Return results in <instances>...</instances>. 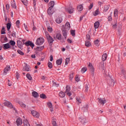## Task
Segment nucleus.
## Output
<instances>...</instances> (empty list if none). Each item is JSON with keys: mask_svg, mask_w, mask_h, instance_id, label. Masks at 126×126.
<instances>
[{"mask_svg": "<svg viewBox=\"0 0 126 126\" xmlns=\"http://www.w3.org/2000/svg\"><path fill=\"white\" fill-rule=\"evenodd\" d=\"M45 36L47 39V41L48 43L49 44V46H52L53 42H54V39L50 34L48 32H45Z\"/></svg>", "mask_w": 126, "mask_h": 126, "instance_id": "f257e3e1", "label": "nucleus"}, {"mask_svg": "<svg viewBox=\"0 0 126 126\" xmlns=\"http://www.w3.org/2000/svg\"><path fill=\"white\" fill-rule=\"evenodd\" d=\"M44 39L43 37H39L37 39L36 45L37 46H41L44 43Z\"/></svg>", "mask_w": 126, "mask_h": 126, "instance_id": "f03ea898", "label": "nucleus"}, {"mask_svg": "<svg viewBox=\"0 0 126 126\" xmlns=\"http://www.w3.org/2000/svg\"><path fill=\"white\" fill-rule=\"evenodd\" d=\"M31 113L33 117L34 118H36V119H39L40 118V113L38 112L35 110H32V111Z\"/></svg>", "mask_w": 126, "mask_h": 126, "instance_id": "7ed1b4c3", "label": "nucleus"}, {"mask_svg": "<svg viewBox=\"0 0 126 126\" xmlns=\"http://www.w3.org/2000/svg\"><path fill=\"white\" fill-rule=\"evenodd\" d=\"M65 10L66 12L69 14H72V13H73V11H74V8L72 7V6H70L68 8H66Z\"/></svg>", "mask_w": 126, "mask_h": 126, "instance_id": "20e7f679", "label": "nucleus"}, {"mask_svg": "<svg viewBox=\"0 0 126 126\" xmlns=\"http://www.w3.org/2000/svg\"><path fill=\"white\" fill-rule=\"evenodd\" d=\"M25 45L26 46H27V47L31 46L32 49H33V48H34V47L35 46V45H34V43H33V42H32L31 41H29V40L26 42Z\"/></svg>", "mask_w": 126, "mask_h": 126, "instance_id": "39448f33", "label": "nucleus"}, {"mask_svg": "<svg viewBox=\"0 0 126 126\" xmlns=\"http://www.w3.org/2000/svg\"><path fill=\"white\" fill-rule=\"evenodd\" d=\"M4 106H6V107L10 108V109H12V108H13L12 104H11V103L9 101H6L4 103Z\"/></svg>", "mask_w": 126, "mask_h": 126, "instance_id": "423d86ee", "label": "nucleus"}, {"mask_svg": "<svg viewBox=\"0 0 126 126\" xmlns=\"http://www.w3.org/2000/svg\"><path fill=\"white\" fill-rule=\"evenodd\" d=\"M0 41L2 43H5L7 41V37L5 35H1Z\"/></svg>", "mask_w": 126, "mask_h": 126, "instance_id": "0eeeda50", "label": "nucleus"}, {"mask_svg": "<svg viewBox=\"0 0 126 126\" xmlns=\"http://www.w3.org/2000/svg\"><path fill=\"white\" fill-rule=\"evenodd\" d=\"M97 99L98 100V102L99 104H101V105H104V104H106V99L101 98H98Z\"/></svg>", "mask_w": 126, "mask_h": 126, "instance_id": "6e6552de", "label": "nucleus"}, {"mask_svg": "<svg viewBox=\"0 0 126 126\" xmlns=\"http://www.w3.org/2000/svg\"><path fill=\"white\" fill-rule=\"evenodd\" d=\"M63 29H64V30H66V31H68V30L70 29V24H69V23L68 22L66 23Z\"/></svg>", "mask_w": 126, "mask_h": 126, "instance_id": "1a4fd4ad", "label": "nucleus"}, {"mask_svg": "<svg viewBox=\"0 0 126 126\" xmlns=\"http://www.w3.org/2000/svg\"><path fill=\"white\" fill-rule=\"evenodd\" d=\"M47 105L51 112H54V108L53 107V104H52V102H48Z\"/></svg>", "mask_w": 126, "mask_h": 126, "instance_id": "9d476101", "label": "nucleus"}, {"mask_svg": "<svg viewBox=\"0 0 126 126\" xmlns=\"http://www.w3.org/2000/svg\"><path fill=\"white\" fill-rule=\"evenodd\" d=\"M108 84L109 86H114L115 85V81L113 79L110 78L108 81Z\"/></svg>", "mask_w": 126, "mask_h": 126, "instance_id": "9b49d317", "label": "nucleus"}, {"mask_svg": "<svg viewBox=\"0 0 126 126\" xmlns=\"http://www.w3.org/2000/svg\"><path fill=\"white\" fill-rule=\"evenodd\" d=\"M10 70V66L9 65H8L6 66V67L4 68L3 72L4 73H7L8 71Z\"/></svg>", "mask_w": 126, "mask_h": 126, "instance_id": "f8f14e48", "label": "nucleus"}, {"mask_svg": "<svg viewBox=\"0 0 126 126\" xmlns=\"http://www.w3.org/2000/svg\"><path fill=\"white\" fill-rule=\"evenodd\" d=\"M67 31H66V30L63 29V34L65 40H66V37H67Z\"/></svg>", "mask_w": 126, "mask_h": 126, "instance_id": "ddd939ff", "label": "nucleus"}, {"mask_svg": "<svg viewBox=\"0 0 126 126\" xmlns=\"http://www.w3.org/2000/svg\"><path fill=\"white\" fill-rule=\"evenodd\" d=\"M17 126H21L22 125V119L21 118H19L16 121Z\"/></svg>", "mask_w": 126, "mask_h": 126, "instance_id": "4468645a", "label": "nucleus"}, {"mask_svg": "<svg viewBox=\"0 0 126 126\" xmlns=\"http://www.w3.org/2000/svg\"><path fill=\"white\" fill-rule=\"evenodd\" d=\"M57 38L58 40H61L62 39V34L60 33H58L56 34V36H54V38L56 39Z\"/></svg>", "mask_w": 126, "mask_h": 126, "instance_id": "2eb2a0df", "label": "nucleus"}, {"mask_svg": "<svg viewBox=\"0 0 126 126\" xmlns=\"http://www.w3.org/2000/svg\"><path fill=\"white\" fill-rule=\"evenodd\" d=\"M17 45L20 49H21L23 46V43H22V42L20 40H18L17 41Z\"/></svg>", "mask_w": 126, "mask_h": 126, "instance_id": "dca6fc26", "label": "nucleus"}, {"mask_svg": "<svg viewBox=\"0 0 126 126\" xmlns=\"http://www.w3.org/2000/svg\"><path fill=\"white\" fill-rule=\"evenodd\" d=\"M53 8L49 7L47 10V13L49 15H52L53 13H54V11H53Z\"/></svg>", "mask_w": 126, "mask_h": 126, "instance_id": "f3484780", "label": "nucleus"}, {"mask_svg": "<svg viewBox=\"0 0 126 126\" xmlns=\"http://www.w3.org/2000/svg\"><path fill=\"white\" fill-rule=\"evenodd\" d=\"M89 68L91 71H92V72H94V67H93V65L91 63H89V64L88 65Z\"/></svg>", "mask_w": 126, "mask_h": 126, "instance_id": "a211bd4d", "label": "nucleus"}, {"mask_svg": "<svg viewBox=\"0 0 126 126\" xmlns=\"http://www.w3.org/2000/svg\"><path fill=\"white\" fill-rule=\"evenodd\" d=\"M99 26H100V22H99V21L95 22L94 23V27L95 29H98V28H99Z\"/></svg>", "mask_w": 126, "mask_h": 126, "instance_id": "6ab92c4d", "label": "nucleus"}, {"mask_svg": "<svg viewBox=\"0 0 126 126\" xmlns=\"http://www.w3.org/2000/svg\"><path fill=\"white\" fill-rule=\"evenodd\" d=\"M77 9L78 11H82V10H83V4L78 5L77 6Z\"/></svg>", "mask_w": 126, "mask_h": 126, "instance_id": "aec40b11", "label": "nucleus"}, {"mask_svg": "<svg viewBox=\"0 0 126 126\" xmlns=\"http://www.w3.org/2000/svg\"><path fill=\"white\" fill-rule=\"evenodd\" d=\"M32 94L33 97H34V98H38V97H39V94H38V93L36 92L35 91L32 92Z\"/></svg>", "mask_w": 126, "mask_h": 126, "instance_id": "412c9836", "label": "nucleus"}, {"mask_svg": "<svg viewBox=\"0 0 126 126\" xmlns=\"http://www.w3.org/2000/svg\"><path fill=\"white\" fill-rule=\"evenodd\" d=\"M23 70L24 71H30V68L27 66V64H26L25 66L23 67Z\"/></svg>", "mask_w": 126, "mask_h": 126, "instance_id": "4be33fe9", "label": "nucleus"}, {"mask_svg": "<svg viewBox=\"0 0 126 126\" xmlns=\"http://www.w3.org/2000/svg\"><path fill=\"white\" fill-rule=\"evenodd\" d=\"M56 22L60 24V23H62V22L63 21V18L61 17L57 18L56 20Z\"/></svg>", "mask_w": 126, "mask_h": 126, "instance_id": "5701e85b", "label": "nucleus"}, {"mask_svg": "<svg viewBox=\"0 0 126 126\" xmlns=\"http://www.w3.org/2000/svg\"><path fill=\"white\" fill-rule=\"evenodd\" d=\"M49 7H51V8H53L54 5H55V1H51L49 3Z\"/></svg>", "mask_w": 126, "mask_h": 126, "instance_id": "b1692460", "label": "nucleus"}, {"mask_svg": "<svg viewBox=\"0 0 126 126\" xmlns=\"http://www.w3.org/2000/svg\"><path fill=\"white\" fill-rule=\"evenodd\" d=\"M62 63H63V59H58L56 61V63L58 65H61L62 64Z\"/></svg>", "mask_w": 126, "mask_h": 126, "instance_id": "393cba45", "label": "nucleus"}, {"mask_svg": "<svg viewBox=\"0 0 126 126\" xmlns=\"http://www.w3.org/2000/svg\"><path fill=\"white\" fill-rule=\"evenodd\" d=\"M107 60V53H104L102 56V61L103 62H105Z\"/></svg>", "mask_w": 126, "mask_h": 126, "instance_id": "a878e982", "label": "nucleus"}, {"mask_svg": "<svg viewBox=\"0 0 126 126\" xmlns=\"http://www.w3.org/2000/svg\"><path fill=\"white\" fill-rule=\"evenodd\" d=\"M88 109V104H87L86 105H85V106H83L82 108V110L83 111V112H86L87 111Z\"/></svg>", "mask_w": 126, "mask_h": 126, "instance_id": "bb28decb", "label": "nucleus"}, {"mask_svg": "<svg viewBox=\"0 0 126 126\" xmlns=\"http://www.w3.org/2000/svg\"><path fill=\"white\" fill-rule=\"evenodd\" d=\"M10 48V45L9 43H6L4 44V50H6L7 49H9Z\"/></svg>", "mask_w": 126, "mask_h": 126, "instance_id": "cd10ccee", "label": "nucleus"}, {"mask_svg": "<svg viewBox=\"0 0 126 126\" xmlns=\"http://www.w3.org/2000/svg\"><path fill=\"white\" fill-rule=\"evenodd\" d=\"M59 96L61 98H63V97H64V96H65V94H64V93H63V92L61 91L59 93Z\"/></svg>", "mask_w": 126, "mask_h": 126, "instance_id": "c85d7f7f", "label": "nucleus"}, {"mask_svg": "<svg viewBox=\"0 0 126 126\" xmlns=\"http://www.w3.org/2000/svg\"><path fill=\"white\" fill-rule=\"evenodd\" d=\"M114 14L115 17H118V15L119 14V11L117 10V9H115L114 10Z\"/></svg>", "mask_w": 126, "mask_h": 126, "instance_id": "c756f323", "label": "nucleus"}, {"mask_svg": "<svg viewBox=\"0 0 126 126\" xmlns=\"http://www.w3.org/2000/svg\"><path fill=\"white\" fill-rule=\"evenodd\" d=\"M6 28L8 31H9L10 28H11V24L10 23H8L6 25Z\"/></svg>", "mask_w": 126, "mask_h": 126, "instance_id": "7c9ffc66", "label": "nucleus"}, {"mask_svg": "<svg viewBox=\"0 0 126 126\" xmlns=\"http://www.w3.org/2000/svg\"><path fill=\"white\" fill-rule=\"evenodd\" d=\"M44 46H40V47H36V50L38 51L39 52H40V51H42V50H44Z\"/></svg>", "mask_w": 126, "mask_h": 126, "instance_id": "2f4dec72", "label": "nucleus"}, {"mask_svg": "<svg viewBox=\"0 0 126 126\" xmlns=\"http://www.w3.org/2000/svg\"><path fill=\"white\" fill-rule=\"evenodd\" d=\"M104 64H105V63H104V62H102L100 63V65H99V67H100V68H102V69H104L105 68L104 67Z\"/></svg>", "mask_w": 126, "mask_h": 126, "instance_id": "473e14b6", "label": "nucleus"}, {"mask_svg": "<svg viewBox=\"0 0 126 126\" xmlns=\"http://www.w3.org/2000/svg\"><path fill=\"white\" fill-rule=\"evenodd\" d=\"M85 46L86 47H90V46H91V42H90V41H86Z\"/></svg>", "mask_w": 126, "mask_h": 126, "instance_id": "72a5a7b5", "label": "nucleus"}, {"mask_svg": "<svg viewBox=\"0 0 126 126\" xmlns=\"http://www.w3.org/2000/svg\"><path fill=\"white\" fill-rule=\"evenodd\" d=\"M11 6L13 8H16V4H15V1H14V0L11 2Z\"/></svg>", "mask_w": 126, "mask_h": 126, "instance_id": "f704fd0d", "label": "nucleus"}, {"mask_svg": "<svg viewBox=\"0 0 126 126\" xmlns=\"http://www.w3.org/2000/svg\"><path fill=\"white\" fill-rule=\"evenodd\" d=\"M70 91V87L68 86V85H67L66 86V90L65 91V93H67Z\"/></svg>", "mask_w": 126, "mask_h": 126, "instance_id": "c9c22d12", "label": "nucleus"}, {"mask_svg": "<svg viewBox=\"0 0 126 126\" xmlns=\"http://www.w3.org/2000/svg\"><path fill=\"white\" fill-rule=\"evenodd\" d=\"M48 64V66L49 67V68H50V69H51V68H53V63H52L49 62L47 63Z\"/></svg>", "mask_w": 126, "mask_h": 126, "instance_id": "e433bc0d", "label": "nucleus"}, {"mask_svg": "<svg viewBox=\"0 0 126 126\" xmlns=\"http://www.w3.org/2000/svg\"><path fill=\"white\" fill-rule=\"evenodd\" d=\"M40 98H41V99H46L47 98V96H46V94H42L40 95Z\"/></svg>", "mask_w": 126, "mask_h": 126, "instance_id": "4c0bfd02", "label": "nucleus"}, {"mask_svg": "<svg viewBox=\"0 0 126 126\" xmlns=\"http://www.w3.org/2000/svg\"><path fill=\"white\" fill-rule=\"evenodd\" d=\"M27 78H28V79H29V80H32V77L31 76V75L29 73H28L26 75Z\"/></svg>", "mask_w": 126, "mask_h": 126, "instance_id": "58836bf2", "label": "nucleus"}, {"mask_svg": "<svg viewBox=\"0 0 126 126\" xmlns=\"http://www.w3.org/2000/svg\"><path fill=\"white\" fill-rule=\"evenodd\" d=\"M22 2L24 4V5H27L28 4V1L27 0H21Z\"/></svg>", "mask_w": 126, "mask_h": 126, "instance_id": "ea45409f", "label": "nucleus"}, {"mask_svg": "<svg viewBox=\"0 0 126 126\" xmlns=\"http://www.w3.org/2000/svg\"><path fill=\"white\" fill-rule=\"evenodd\" d=\"M86 71H87V67H84L81 69V72L84 73Z\"/></svg>", "mask_w": 126, "mask_h": 126, "instance_id": "a19ab883", "label": "nucleus"}, {"mask_svg": "<svg viewBox=\"0 0 126 126\" xmlns=\"http://www.w3.org/2000/svg\"><path fill=\"white\" fill-rule=\"evenodd\" d=\"M1 34H5V28L4 27H3L2 28V29L1 30Z\"/></svg>", "mask_w": 126, "mask_h": 126, "instance_id": "79ce46f5", "label": "nucleus"}, {"mask_svg": "<svg viewBox=\"0 0 126 126\" xmlns=\"http://www.w3.org/2000/svg\"><path fill=\"white\" fill-rule=\"evenodd\" d=\"M99 9H97L95 11L94 15V16H96V15H98V14H99Z\"/></svg>", "mask_w": 126, "mask_h": 126, "instance_id": "37998d69", "label": "nucleus"}, {"mask_svg": "<svg viewBox=\"0 0 126 126\" xmlns=\"http://www.w3.org/2000/svg\"><path fill=\"white\" fill-rule=\"evenodd\" d=\"M48 32H50V33H52L53 32V28L51 27H48L47 28Z\"/></svg>", "mask_w": 126, "mask_h": 126, "instance_id": "c03bdc74", "label": "nucleus"}, {"mask_svg": "<svg viewBox=\"0 0 126 126\" xmlns=\"http://www.w3.org/2000/svg\"><path fill=\"white\" fill-rule=\"evenodd\" d=\"M81 122L82 124H86V123L87 122V120H86V119L85 118H83L81 120Z\"/></svg>", "mask_w": 126, "mask_h": 126, "instance_id": "a18cd8bd", "label": "nucleus"}, {"mask_svg": "<svg viewBox=\"0 0 126 126\" xmlns=\"http://www.w3.org/2000/svg\"><path fill=\"white\" fill-rule=\"evenodd\" d=\"M23 123H24V126H26V125H29V122H28V120H27V119L24 120L23 121Z\"/></svg>", "mask_w": 126, "mask_h": 126, "instance_id": "49530a36", "label": "nucleus"}, {"mask_svg": "<svg viewBox=\"0 0 126 126\" xmlns=\"http://www.w3.org/2000/svg\"><path fill=\"white\" fill-rule=\"evenodd\" d=\"M17 52L19 55H21V56H23L24 55V53H23V52L20 50H18Z\"/></svg>", "mask_w": 126, "mask_h": 126, "instance_id": "de8ad7c7", "label": "nucleus"}, {"mask_svg": "<svg viewBox=\"0 0 126 126\" xmlns=\"http://www.w3.org/2000/svg\"><path fill=\"white\" fill-rule=\"evenodd\" d=\"M69 78L70 80H71L72 79H73V73H72L69 74Z\"/></svg>", "mask_w": 126, "mask_h": 126, "instance_id": "09e8293b", "label": "nucleus"}, {"mask_svg": "<svg viewBox=\"0 0 126 126\" xmlns=\"http://www.w3.org/2000/svg\"><path fill=\"white\" fill-rule=\"evenodd\" d=\"M109 9V6L108 5H106L104 6V9L103 10L104 12H106V11Z\"/></svg>", "mask_w": 126, "mask_h": 126, "instance_id": "8fccbe9b", "label": "nucleus"}, {"mask_svg": "<svg viewBox=\"0 0 126 126\" xmlns=\"http://www.w3.org/2000/svg\"><path fill=\"white\" fill-rule=\"evenodd\" d=\"M69 61H70V59L69 58H67L66 59H65V64L66 65H67V63H69Z\"/></svg>", "mask_w": 126, "mask_h": 126, "instance_id": "3c124183", "label": "nucleus"}, {"mask_svg": "<svg viewBox=\"0 0 126 126\" xmlns=\"http://www.w3.org/2000/svg\"><path fill=\"white\" fill-rule=\"evenodd\" d=\"M20 106L23 108H25L26 107V105H25V104H24L23 102H20Z\"/></svg>", "mask_w": 126, "mask_h": 126, "instance_id": "603ef678", "label": "nucleus"}, {"mask_svg": "<svg viewBox=\"0 0 126 126\" xmlns=\"http://www.w3.org/2000/svg\"><path fill=\"white\" fill-rule=\"evenodd\" d=\"M10 44L11 46H14L15 45V42L13 40H10Z\"/></svg>", "mask_w": 126, "mask_h": 126, "instance_id": "864d4df0", "label": "nucleus"}, {"mask_svg": "<svg viewBox=\"0 0 126 126\" xmlns=\"http://www.w3.org/2000/svg\"><path fill=\"white\" fill-rule=\"evenodd\" d=\"M99 43H100V41H99L98 39H96L94 41V45H96V46L99 44Z\"/></svg>", "mask_w": 126, "mask_h": 126, "instance_id": "5fc2aeb1", "label": "nucleus"}, {"mask_svg": "<svg viewBox=\"0 0 126 126\" xmlns=\"http://www.w3.org/2000/svg\"><path fill=\"white\" fill-rule=\"evenodd\" d=\"M71 34L72 36H75V30H71Z\"/></svg>", "mask_w": 126, "mask_h": 126, "instance_id": "6e6d98bb", "label": "nucleus"}, {"mask_svg": "<svg viewBox=\"0 0 126 126\" xmlns=\"http://www.w3.org/2000/svg\"><path fill=\"white\" fill-rule=\"evenodd\" d=\"M17 27L18 28H19V24H20V21L19 20H17L16 22Z\"/></svg>", "mask_w": 126, "mask_h": 126, "instance_id": "4d7b16f0", "label": "nucleus"}, {"mask_svg": "<svg viewBox=\"0 0 126 126\" xmlns=\"http://www.w3.org/2000/svg\"><path fill=\"white\" fill-rule=\"evenodd\" d=\"M93 7V3H92L89 6V10L92 9Z\"/></svg>", "mask_w": 126, "mask_h": 126, "instance_id": "13d9d810", "label": "nucleus"}, {"mask_svg": "<svg viewBox=\"0 0 126 126\" xmlns=\"http://www.w3.org/2000/svg\"><path fill=\"white\" fill-rule=\"evenodd\" d=\"M75 79L77 82H78V81H79V80H80V79H79V78L78 77V76L77 75L76 76Z\"/></svg>", "mask_w": 126, "mask_h": 126, "instance_id": "bf43d9fd", "label": "nucleus"}, {"mask_svg": "<svg viewBox=\"0 0 126 126\" xmlns=\"http://www.w3.org/2000/svg\"><path fill=\"white\" fill-rule=\"evenodd\" d=\"M59 84H57L56 83H53V86L54 87H59Z\"/></svg>", "mask_w": 126, "mask_h": 126, "instance_id": "052dcab7", "label": "nucleus"}, {"mask_svg": "<svg viewBox=\"0 0 126 126\" xmlns=\"http://www.w3.org/2000/svg\"><path fill=\"white\" fill-rule=\"evenodd\" d=\"M52 125L53 126H58V124H57V122L56 121H53Z\"/></svg>", "mask_w": 126, "mask_h": 126, "instance_id": "680f3d73", "label": "nucleus"}, {"mask_svg": "<svg viewBox=\"0 0 126 126\" xmlns=\"http://www.w3.org/2000/svg\"><path fill=\"white\" fill-rule=\"evenodd\" d=\"M16 78L17 80H18V78H19V73H18V72H16Z\"/></svg>", "mask_w": 126, "mask_h": 126, "instance_id": "e2e57ef3", "label": "nucleus"}, {"mask_svg": "<svg viewBox=\"0 0 126 126\" xmlns=\"http://www.w3.org/2000/svg\"><path fill=\"white\" fill-rule=\"evenodd\" d=\"M11 36H12V37H16V34L15 32H13L11 34Z\"/></svg>", "mask_w": 126, "mask_h": 126, "instance_id": "0e129e2a", "label": "nucleus"}, {"mask_svg": "<svg viewBox=\"0 0 126 126\" xmlns=\"http://www.w3.org/2000/svg\"><path fill=\"white\" fill-rule=\"evenodd\" d=\"M86 38H87V40H90V39H91L90 35H89V34H87V35H86Z\"/></svg>", "mask_w": 126, "mask_h": 126, "instance_id": "69168bd1", "label": "nucleus"}, {"mask_svg": "<svg viewBox=\"0 0 126 126\" xmlns=\"http://www.w3.org/2000/svg\"><path fill=\"white\" fill-rule=\"evenodd\" d=\"M50 62H53V60H54V58L53 57V55H51L50 56Z\"/></svg>", "mask_w": 126, "mask_h": 126, "instance_id": "338daca9", "label": "nucleus"}, {"mask_svg": "<svg viewBox=\"0 0 126 126\" xmlns=\"http://www.w3.org/2000/svg\"><path fill=\"white\" fill-rule=\"evenodd\" d=\"M76 100L79 103H81V99H80L79 98H77Z\"/></svg>", "mask_w": 126, "mask_h": 126, "instance_id": "774afa93", "label": "nucleus"}]
</instances>
